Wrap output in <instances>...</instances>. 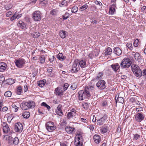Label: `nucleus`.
Here are the masks:
<instances>
[{
  "mask_svg": "<svg viewBox=\"0 0 146 146\" xmlns=\"http://www.w3.org/2000/svg\"><path fill=\"white\" fill-rule=\"evenodd\" d=\"M35 103L32 101H29L27 102H23L20 105V107L23 110H26L31 108L35 106Z\"/></svg>",
  "mask_w": 146,
  "mask_h": 146,
  "instance_id": "nucleus-1",
  "label": "nucleus"
},
{
  "mask_svg": "<svg viewBox=\"0 0 146 146\" xmlns=\"http://www.w3.org/2000/svg\"><path fill=\"white\" fill-rule=\"evenodd\" d=\"M131 70L135 76L140 77L142 75V72L139 66L136 64H133L131 66Z\"/></svg>",
  "mask_w": 146,
  "mask_h": 146,
  "instance_id": "nucleus-2",
  "label": "nucleus"
},
{
  "mask_svg": "<svg viewBox=\"0 0 146 146\" xmlns=\"http://www.w3.org/2000/svg\"><path fill=\"white\" fill-rule=\"evenodd\" d=\"M132 62L128 58H125L122 61L120 66L121 68H128L131 65Z\"/></svg>",
  "mask_w": 146,
  "mask_h": 146,
  "instance_id": "nucleus-3",
  "label": "nucleus"
},
{
  "mask_svg": "<svg viewBox=\"0 0 146 146\" xmlns=\"http://www.w3.org/2000/svg\"><path fill=\"white\" fill-rule=\"evenodd\" d=\"M77 138L75 137L74 144L77 146H83V140L82 134L80 133H77L76 134Z\"/></svg>",
  "mask_w": 146,
  "mask_h": 146,
  "instance_id": "nucleus-4",
  "label": "nucleus"
},
{
  "mask_svg": "<svg viewBox=\"0 0 146 146\" xmlns=\"http://www.w3.org/2000/svg\"><path fill=\"white\" fill-rule=\"evenodd\" d=\"M78 60L76 59L74 60L73 64L72 66V69L71 70L72 72L75 73L78 71L80 69L78 64Z\"/></svg>",
  "mask_w": 146,
  "mask_h": 146,
  "instance_id": "nucleus-5",
  "label": "nucleus"
},
{
  "mask_svg": "<svg viewBox=\"0 0 146 146\" xmlns=\"http://www.w3.org/2000/svg\"><path fill=\"white\" fill-rule=\"evenodd\" d=\"M33 18L35 21H39L41 19V13L39 11H35L32 14Z\"/></svg>",
  "mask_w": 146,
  "mask_h": 146,
  "instance_id": "nucleus-6",
  "label": "nucleus"
},
{
  "mask_svg": "<svg viewBox=\"0 0 146 146\" xmlns=\"http://www.w3.org/2000/svg\"><path fill=\"white\" fill-rule=\"evenodd\" d=\"M106 82L104 80H100L98 81L96 84V86L99 89L103 90L106 87Z\"/></svg>",
  "mask_w": 146,
  "mask_h": 146,
  "instance_id": "nucleus-7",
  "label": "nucleus"
},
{
  "mask_svg": "<svg viewBox=\"0 0 146 146\" xmlns=\"http://www.w3.org/2000/svg\"><path fill=\"white\" fill-rule=\"evenodd\" d=\"M108 118V115L105 114L103 116L97 121V124L99 125H103L106 121Z\"/></svg>",
  "mask_w": 146,
  "mask_h": 146,
  "instance_id": "nucleus-8",
  "label": "nucleus"
},
{
  "mask_svg": "<svg viewBox=\"0 0 146 146\" xmlns=\"http://www.w3.org/2000/svg\"><path fill=\"white\" fill-rule=\"evenodd\" d=\"M14 128L16 132H21L23 130V127L21 123L18 122L15 123Z\"/></svg>",
  "mask_w": 146,
  "mask_h": 146,
  "instance_id": "nucleus-9",
  "label": "nucleus"
},
{
  "mask_svg": "<svg viewBox=\"0 0 146 146\" xmlns=\"http://www.w3.org/2000/svg\"><path fill=\"white\" fill-rule=\"evenodd\" d=\"M25 61L23 59H19L16 60L15 62L16 65L18 68H22L25 63Z\"/></svg>",
  "mask_w": 146,
  "mask_h": 146,
  "instance_id": "nucleus-10",
  "label": "nucleus"
},
{
  "mask_svg": "<svg viewBox=\"0 0 146 146\" xmlns=\"http://www.w3.org/2000/svg\"><path fill=\"white\" fill-rule=\"evenodd\" d=\"M135 117L136 121L138 122H141L144 120V116L143 113H139L135 115Z\"/></svg>",
  "mask_w": 146,
  "mask_h": 146,
  "instance_id": "nucleus-11",
  "label": "nucleus"
},
{
  "mask_svg": "<svg viewBox=\"0 0 146 146\" xmlns=\"http://www.w3.org/2000/svg\"><path fill=\"white\" fill-rule=\"evenodd\" d=\"M85 92L83 90H80L78 93L79 99L80 100H84L86 98Z\"/></svg>",
  "mask_w": 146,
  "mask_h": 146,
  "instance_id": "nucleus-12",
  "label": "nucleus"
},
{
  "mask_svg": "<svg viewBox=\"0 0 146 146\" xmlns=\"http://www.w3.org/2000/svg\"><path fill=\"white\" fill-rule=\"evenodd\" d=\"M116 8L115 4H112L111 5L110 7L109 13L110 15H113L115 12V8Z\"/></svg>",
  "mask_w": 146,
  "mask_h": 146,
  "instance_id": "nucleus-13",
  "label": "nucleus"
},
{
  "mask_svg": "<svg viewBox=\"0 0 146 146\" xmlns=\"http://www.w3.org/2000/svg\"><path fill=\"white\" fill-rule=\"evenodd\" d=\"M56 95L60 96L63 95L64 90H62V88L60 87H57L55 89Z\"/></svg>",
  "mask_w": 146,
  "mask_h": 146,
  "instance_id": "nucleus-14",
  "label": "nucleus"
},
{
  "mask_svg": "<svg viewBox=\"0 0 146 146\" xmlns=\"http://www.w3.org/2000/svg\"><path fill=\"white\" fill-rule=\"evenodd\" d=\"M62 105L59 104L57 108L56 113L59 116H62L63 115V112L62 110Z\"/></svg>",
  "mask_w": 146,
  "mask_h": 146,
  "instance_id": "nucleus-15",
  "label": "nucleus"
},
{
  "mask_svg": "<svg viewBox=\"0 0 146 146\" xmlns=\"http://www.w3.org/2000/svg\"><path fill=\"white\" fill-rule=\"evenodd\" d=\"M7 67V64L4 62L0 63V72H3L5 71Z\"/></svg>",
  "mask_w": 146,
  "mask_h": 146,
  "instance_id": "nucleus-16",
  "label": "nucleus"
},
{
  "mask_svg": "<svg viewBox=\"0 0 146 146\" xmlns=\"http://www.w3.org/2000/svg\"><path fill=\"white\" fill-rule=\"evenodd\" d=\"M66 132L69 134L72 133L75 131V129L74 127H72L69 126H67L65 128Z\"/></svg>",
  "mask_w": 146,
  "mask_h": 146,
  "instance_id": "nucleus-17",
  "label": "nucleus"
},
{
  "mask_svg": "<svg viewBox=\"0 0 146 146\" xmlns=\"http://www.w3.org/2000/svg\"><path fill=\"white\" fill-rule=\"evenodd\" d=\"M18 26L22 29L25 30L26 29V25L22 21H19L18 24Z\"/></svg>",
  "mask_w": 146,
  "mask_h": 146,
  "instance_id": "nucleus-18",
  "label": "nucleus"
},
{
  "mask_svg": "<svg viewBox=\"0 0 146 146\" xmlns=\"http://www.w3.org/2000/svg\"><path fill=\"white\" fill-rule=\"evenodd\" d=\"M93 139L95 143L97 144L99 143L100 142L101 140V139L100 136L97 134H96L94 135Z\"/></svg>",
  "mask_w": 146,
  "mask_h": 146,
  "instance_id": "nucleus-19",
  "label": "nucleus"
},
{
  "mask_svg": "<svg viewBox=\"0 0 146 146\" xmlns=\"http://www.w3.org/2000/svg\"><path fill=\"white\" fill-rule=\"evenodd\" d=\"M113 52L114 53L118 56L120 55L122 53L121 50L118 47L115 48Z\"/></svg>",
  "mask_w": 146,
  "mask_h": 146,
  "instance_id": "nucleus-20",
  "label": "nucleus"
},
{
  "mask_svg": "<svg viewBox=\"0 0 146 146\" xmlns=\"http://www.w3.org/2000/svg\"><path fill=\"white\" fill-rule=\"evenodd\" d=\"M111 67L115 72H117L120 68V66L118 63L112 64L111 65Z\"/></svg>",
  "mask_w": 146,
  "mask_h": 146,
  "instance_id": "nucleus-21",
  "label": "nucleus"
},
{
  "mask_svg": "<svg viewBox=\"0 0 146 146\" xmlns=\"http://www.w3.org/2000/svg\"><path fill=\"white\" fill-rule=\"evenodd\" d=\"M117 96H118V97L116 100V103H120L123 104L124 102V100L123 98L122 97L119 96V93H118L117 94Z\"/></svg>",
  "mask_w": 146,
  "mask_h": 146,
  "instance_id": "nucleus-22",
  "label": "nucleus"
},
{
  "mask_svg": "<svg viewBox=\"0 0 146 146\" xmlns=\"http://www.w3.org/2000/svg\"><path fill=\"white\" fill-rule=\"evenodd\" d=\"M108 129V127L106 125H104L100 130V131L102 133H106Z\"/></svg>",
  "mask_w": 146,
  "mask_h": 146,
  "instance_id": "nucleus-23",
  "label": "nucleus"
},
{
  "mask_svg": "<svg viewBox=\"0 0 146 146\" xmlns=\"http://www.w3.org/2000/svg\"><path fill=\"white\" fill-rule=\"evenodd\" d=\"M78 64L81 68H84L86 66V63L85 60H82L80 61L78 60Z\"/></svg>",
  "mask_w": 146,
  "mask_h": 146,
  "instance_id": "nucleus-24",
  "label": "nucleus"
},
{
  "mask_svg": "<svg viewBox=\"0 0 146 146\" xmlns=\"http://www.w3.org/2000/svg\"><path fill=\"white\" fill-rule=\"evenodd\" d=\"M46 128L47 130L50 132H52L56 128V126H46Z\"/></svg>",
  "mask_w": 146,
  "mask_h": 146,
  "instance_id": "nucleus-25",
  "label": "nucleus"
},
{
  "mask_svg": "<svg viewBox=\"0 0 146 146\" xmlns=\"http://www.w3.org/2000/svg\"><path fill=\"white\" fill-rule=\"evenodd\" d=\"M57 58L59 60H64L66 59V56H63V54L62 53H59L57 56Z\"/></svg>",
  "mask_w": 146,
  "mask_h": 146,
  "instance_id": "nucleus-26",
  "label": "nucleus"
},
{
  "mask_svg": "<svg viewBox=\"0 0 146 146\" xmlns=\"http://www.w3.org/2000/svg\"><path fill=\"white\" fill-rule=\"evenodd\" d=\"M15 79L12 78H9L6 80L7 83L6 84L8 85H11L15 82Z\"/></svg>",
  "mask_w": 146,
  "mask_h": 146,
  "instance_id": "nucleus-27",
  "label": "nucleus"
},
{
  "mask_svg": "<svg viewBox=\"0 0 146 146\" xmlns=\"http://www.w3.org/2000/svg\"><path fill=\"white\" fill-rule=\"evenodd\" d=\"M46 82V80H45L39 81L38 83V86L40 87H42L44 86Z\"/></svg>",
  "mask_w": 146,
  "mask_h": 146,
  "instance_id": "nucleus-28",
  "label": "nucleus"
},
{
  "mask_svg": "<svg viewBox=\"0 0 146 146\" xmlns=\"http://www.w3.org/2000/svg\"><path fill=\"white\" fill-rule=\"evenodd\" d=\"M58 11L57 9H53L50 12V14L53 16L57 15Z\"/></svg>",
  "mask_w": 146,
  "mask_h": 146,
  "instance_id": "nucleus-29",
  "label": "nucleus"
},
{
  "mask_svg": "<svg viewBox=\"0 0 146 146\" xmlns=\"http://www.w3.org/2000/svg\"><path fill=\"white\" fill-rule=\"evenodd\" d=\"M30 113L29 112L25 111L22 114V115L24 118L27 119L30 117Z\"/></svg>",
  "mask_w": 146,
  "mask_h": 146,
  "instance_id": "nucleus-30",
  "label": "nucleus"
},
{
  "mask_svg": "<svg viewBox=\"0 0 146 146\" xmlns=\"http://www.w3.org/2000/svg\"><path fill=\"white\" fill-rule=\"evenodd\" d=\"M68 1L65 0H63L61 2V3H59V5L60 7H63L65 6H66L68 5Z\"/></svg>",
  "mask_w": 146,
  "mask_h": 146,
  "instance_id": "nucleus-31",
  "label": "nucleus"
},
{
  "mask_svg": "<svg viewBox=\"0 0 146 146\" xmlns=\"http://www.w3.org/2000/svg\"><path fill=\"white\" fill-rule=\"evenodd\" d=\"M70 16V14L66 12L64 15L62 16V17L63 20H65L67 19Z\"/></svg>",
  "mask_w": 146,
  "mask_h": 146,
  "instance_id": "nucleus-32",
  "label": "nucleus"
},
{
  "mask_svg": "<svg viewBox=\"0 0 146 146\" xmlns=\"http://www.w3.org/2000/svg\"><path fill=\"white\" fill-rule=\"evenodd\" d=\"M74 115L73 113L71 112H69L67 115V118L68 119L73 118L74 116Z\"/></svg>",
  "mask_w": 146,
  "mask_h": 146,
  "instance_id": "nucleus-33",
  "label": "nucleus"
},
{
  "mask_svg": "<svg viewBox=\"0 0 146 146\" xmlns=\"http://www.w3.org/2000/svg\"><path fill=\"white\" fill-rule=\"evenodd\" d=\"M112 53V49L110 47H108L106 49V51L105 52L106 55H107L110 54Z\"/></svg>",
  "mask_w": 146,
  "mask_h": 146,
  "instance_id": "nucleus-34",
  "label": "nucleus"
},
{
  "mask_svg": "<svg viewBox=\"0 0 146 146\" xmlns=\"http://www.w3.org/2000/svg\"><path fill=\"white\" fill-rule=\"evenodd\" d=\"M88 6L87 5L84 4L79 8V10L81 11H84L88 8Z\"/></svg>",
  "mask_w": 146,
  "mask_h": 146,
  "instance_id": "nucleus-35",
  "label": "nucleus"
},
{
  "mask_svg": "<svg viewBox=\"0 0 146 146\" xmlns=\"http://www.w3.org/2000/svg\"><path fill=\"white\" fill-rule=\"evenodd\" d=\"M9 130V128L8 125L4 127H3V131L4 133H7Z\"/></svg>",
  "mask_w": 146,
  "mask_h": 146,
  "instance_id": "nucleus-36",
  "label": "nucleus"
},
{
  "mask_svg": "<svg viewBox=\"0 0 146 146\" xmlns=\"http://www.w3.org/2000/svg\"><path fill=\"white\" fill-rule=\"evenodd\" d=\"M19 143V139L17 137H16L13 139L12 144H14L15 145H17Z\"/></svg>",
  "mask_w": 146,
  "mask_h": 146,
  "instance_id": "nucleus-37",
  "label": "nucleus"
},
{
  "mask_svg": "<svg viewBox=\"0 0 146 146\" xmlns=\"http://www.w3.org/2000/svg\"><path fill=\"white\" fill-rule=\"evenodd\" d=\"M60 36H66V32L64 31H60L59 33Z\"/></svg>",
  "mask_w": 146,
  "mask_h": 146,
  "instance_id": "nucleus-38",
  "label": "nucleus"
},
{
  "mask_svg": "<svg viewBox=\"0 0 146 146\" xmlns=\"http://www.w3.org/2000/svg\"><path fill=\"white\" fill-rule=\"evenodd\" d=\"M78 10V7L76 6H74L72 8L71 12L73 13H76Z\"/></svg>",
  "mask_w": 146,
  "mask_h": 146,
  "instance_id": "nucleus-39",
  "label": "nucleus"
},
{
  "mask_svg": "<svg viewBox=\"0 0 146 146\" xmlns=\"http://www.w3.org/2000/svg\"><path fill=\"white\" fill-rule=\"evenodd\" d=\"M40 63L41 64H44L45 62V57L44 55L41 56L39 58Z\"/></svg>",
  "mask_w": 146,
  "mask_h": 146,
  "instance_id": "nucleus-40",
  "label": "nucleus"
},
{
  "mask_svg": "<svg viewBox=\"0 0 146 146\" xmlns=\"http://www.w3.org/2000/svg\"><path fill=\"white\" fill-rule=\"evenodd\" d=\"M12 95V93L10 91H6L4 94V96L5 97H10Z\"/></svg>",
  "mask_w": 146,
  "mask_h": 146,
  "instance_id": "nucleus-41",
  "label": "nucleus"
},
{
  "mask_svg": "<svg viewBox=\"0 0 146 146\" xmlns=\"http://www.w3.org/2000/svg\"><path fill=\"white\" fill-rule=\"evenodd\" d=\"M13 7L12 5L9 4L4 6L5 9L7 10H8L11 9Z\"/></svg>",
  "mask_w": 146,
  "mask_h": 146,
  "instance_id": "nucleus-42",
  "label": "nucleus"
},
{
  "mask_svg": "<svg viewBox=\"0 0 146 146\" xmlns=\"http://www.w3.org/2000/svg\"><path fill=\"white\" fill-rule=\"evenodd\" d=\"M103 75V73L101 72H100L98 76L96 77V79L97 80L101 79H102V77Z\"/></svg>",
  "mask_w": 146,
  "mask_h": 146,
  "instance_id": "nucleus-43",
  "label": "nucleus"
},
{
  "mask_svg": "<svg viewBox=\"0 0 146 146\" xmlns=\"http://www.w3.org/2000/svg\"><path fill=\"white\" fill-rule=\"evenodd\" d=\"M22 92V88L21 86H19L17 89V94L18 95H20Z\"/></svg>",
  "mask_w": 146,
  "mask_h": 146,
  "instance_id": "nucleus-44",
  "label": "nucleus"
},
{
  "mask_svg": "<svg viewBox=\"0 0 146 146\" xmlns=\"http://www.w3.org/2000/svg\"><path fill=\"white\" fill-rule=\"evenodd\" d=\"M41 105V106H43L46 107L48 110H49L51 108L50 107L44 102L42 103Z\"/></svg>",
  "mask_w": 146,
  "mask_h": 146,
  "instance_id": "nucleus-45",
  "label": "nucleus"
},
{
  "mask_svg": "<svg viewBox=\"0 0 146 146\" xmlns=\"http://www.w3.org/2000/svg\"><path fill=\"white\" fill-rule=\"evenodd\" d=\"M14 117L12 115H10L7 117V121L10 123L11 122V120Z\"/></svg>",
  "mask_w": 146,
  "mask_h": 146,
  "instance_id": "nucleus-46",
  "label": "nucleus"
},
{
  "mask_svg": "<svg viewBox=\"0 0 146 146\" xmlns=\"http://www.w3.org/2000/svg\"><path fill=\"white\" fill-rule=\"evenodd\" d=\"M17 12L15 13L10 18V20L13 21L16 19H17Z\"/></svg>",
  "mask_w": 146,
  "mask_h": 146,
  "instance_id": "nucleus-47",
  "label": "nucleus"
},
{
  "mask_svg": "<svg viewBox=\"0 0 146 146\" xmlns=\"http://www.w3.org/2000/svg\"><path fill=\"white\" fill-rule=\"evenodd\" d=\"M31 34L33 36H40V34L38 32H33L31 33Z\"/></svg>",
  "mask_w": 146,
  "mask_h": 146,
  "instance_id": "nucleus-48",
  "label": "nucleus"
},
{
  "mask_svg": "<svg viewBox=\"0 0 146 146\" xmlns=\"http://www.w3.org/2000/svg\"><path fill=\"white\" fill-rule=\"evenodd\" d=\"M7 139L9 141V143L10 144H12L13 138L11 136H9L8 137Z\"/></svg>",
  "mask_w": 146,
  "mask_h": 146,
  "instance_id": "nucleus-49",
  "label": "nucleus"
},
{
  "mask_svg": "<svg viewBox=\"0 0 146 146\" xmlns=\"http://www.w3.org/2000/svg\"><path fill=\"white\" fill-rule=\"evenodd\" d=\"M84 91L85 92V94H86L85 95L86 97V96L89 97L91 95L90 94V92L88 91V90H87L86 89H85Z\"/></svg>",
  "mask_w": 146,
  "mask_h": 146,
  "instance_id": "nucleus-50",
  "label": "nucleus"
},
{
  "mask_svg": "<svg viewBox=\"0 0 146 146\" xmlns=\"http://www.w3.org/2000/svg\"><path fill=\"white\" fill-rule=\"evenodd\" d=\"M139 42V40L138 39H136L134 40V42L133 43V45L135 47H137L139 44L138 42Z\"/></svg>",
  "mask_w": 146,
  "mask_h": 146,
  "instance_id": "nucleus-51",
  "label": "nucleus"
},
{
  "mask_svg": "<svg viewBox=\"0 0 146 146\" xmlns=\"http://www.w3.org/2000/svg\"><path fill=\"white\" fill-rule=\"evenodd\" d=\"M127 47L130 50L133 49V47L132 44L131 43H128L126 44Z\"/></svg>",
  "mask_w": 146,
  "mask_h": 146,
  "instance_id": "nucleus-52",
  "label": "nucleus"
},
{
  "mask_svg": "<svg viewBox=\"0 0 146 146\" xmlns=\"http://www.w3.org/2000/svg\"><path fill=\"white\" fill-rule=\"evenodd\" d=\"M46 126H55L54 123L51 121H49L46 123Z\"/></svg>",
  "mask_w": 146,
  "mask_h": 146,
  "instance_id": "nucleus-53",
  "label": "nucleus"
},
{
  "mask_svg": "<svg viewBox=\"0 0 146 146\" xmlns=\"http://www.w3.org/2000/svg\"><path fill=\"white\" fill-rule=\"evenodd\" d=\"M134 137H133V138L135 140H137L140 137V135L137 134H133Z\"/></svg>",
  "mask_w": 146,
  "mask_h": 146,
  "instance_id": "nucleus-54",
  "label": "nucleus"
},
{
  "mask_svg": "<svg viewBox=\"0 0 146 146\" xmlns=\"http://www.w3.org/2000/svg\"><path fill=\"white\" fill-rule=\"evenodd\" d=\"M69 86V84L68 83H65L64 84L63 86L64 91L66 90Z\"/></svg>",
  "mask_w": 146,
  "mask_h": 146,
  "instance_id": "nucleus-55",
  "label": "nucleus"
},
{
  "mask_svg": "<svg viewBox=\"0 0 146 146\" xmlns=\"http://www.w3.org/2000/svg\"><path fill=\"white\" fill-rule=\"evenodd\" d=\"M12 107L15 109V111L17 112V111L19 108L15 104H12Z\"/></svg>",
  "mask_w": 146,
  "mask_h": 146,
  "instance_id": "nucleus-56",
  "label": "nucleus"
},
{
  "mask_svg": "<svg viewBox=\"0 0 146 146\" xmlns=\"http://www.w3.org/2000/svg\"><path fill=\"white\" fill-rule=\"evenodd\" d=\"M134 57L135 60L138 57L140 58L139 54L138 52H136L134 54Z\"/></svg>",
  "mask_w": 146,
  "mask_h": 146,
  "instance_id": "nucleus-57",
  "label": "nucleus"
},
{
  "mask_svg": "<svg viewBox=\"0 0 146 146\" xmlns=\"http://www.w3.org/2000/svg\"><path fill=\"white\" fill-rule=\"evenodd\" d=\"M8 108L6 106H5L2 108V111L3 112H5L7 111Z\"/></svg>",
  "mask_w": 146,
  "mask_h": 146,
  "instance_id": "nucleus-58",
  "label": "nucleus"
},
{
  "mask_svg": "<svg viewBox=\"0 0 146 146\" xmlns=\"http://www.w3.org/2000/svg\"><path fill=\"white\" fill-rule=\"evenodd\" d=\"M71 89L74 90H75L76 88V86L74 84H72L70 87Z\"/></svg>",
  "mask_w": 146,
  "mask_h": 146,
  "instance_id": "nucleus-59",
  "label": "nucleus"
},
{
  "mask_svg": "<svg viewBox=\"0 0 146 146\" xmlns=\"http://www.w3.org/2000/svg\"><path fill=\"white\" fill-rule=\"evenodd\" d=\"M12 14V13L11 11H8L6 14V15L7 17H9Z\"/></svg>",
  "mask_w": 146,
  "mask_h": 146,
  "instance_id": "nucleus-60",
  "label": "nucleus"
},
{
  "mask_svg": "<svg viewBox=\"0 0 146 146\" xmlns=\"http://www.w3.org/2000/svg\"><path fill=\"white\" fill-rule=\"evenodd\" d=\"M95 3L96 5H98L100 6H101L102 5V3L98 1H95Z\"/></svg>",
  "mask_w": 146,
  "mask_h": 146,
  "instance_id": "nucleus-61",
  "label": "nucleus"
},
{
  "mask_svg": "<svg viewBox=\"0 0 146 146\" xmlns=\"http://www.w3.org/2000/svg\"><path fill=\"white\" fill-rule=\"evenodd\" d=\"M136 111L139 112L142 111L143 109L142 108H136Z\"/></svg>",
  "mask_w": 146,
  "mask_h": 146,
  "instance_id": "nucleus-62",
  "label": "nucleus"
},
{
  "mask_svg": "<svg viewBox=\"0 0 146 146\" xmlns=\"http://www.w3.org/2000/svg\"><path fill=\"white\" fill-rule=\"evenodd\" d=\"M136 99L134 98H131L130 99V101L132 103L135 102Z\"/></svg>",
  "mask_w": 146,
  "mask_h": 146,
  "instance_id": "nucleus-63",
  "label": "nucleus"
},
{
  "mask_svg": "<svg viewBox=\"0 0 146 146\" xmlns=\"http://www.w3.org/2000/svg\"><path fill=\"white\" fill-rule=\"evenodd\" d=\"M142 74L143 76L146 75V69H145L143 70L142 73Z\"/></svg>",
  "mask_w": 146,
  "mask_h": 146,
  "instance_id": "nucleus-64",
  "label": "nucleus"
}]
</instances>
